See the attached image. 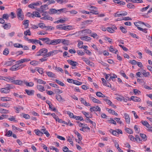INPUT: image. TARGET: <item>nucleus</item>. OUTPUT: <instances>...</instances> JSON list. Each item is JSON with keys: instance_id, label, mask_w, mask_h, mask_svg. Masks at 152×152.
I'll list each match as a JSON object with an SVG mask.
<instances>
[{"instance_id": "1", "label": "nucleus", "mask_w": 152, "mask_h": 152, "mask_svg": "<svg viewBox=\"0 0 152 152\" xmlns=\"http://www.w3.org/2000/svg\"><path fill=\"white\" fill-rule=\"evenodd\" d=\"M48 51V50L47 49L45 48H42L37 53L36 56H46V54L48 53H47Z\"/></svg>"}, {"instance_id": "2", "label": "nucleus", "mask_w": 152, "mask_h": 152, "mask_svg": "<svg viewBox=\"0 0 152 152\" xmlns=\"http://www.w3.org/2000/svg\"><path fill=\"white\" fill-rule=\"evenodd\" d=\"M42 14V15L43 17L41 18V19L45 20H53V18L50 16L47 12H44Z\"/></svg>"}, {"instance_id": "3", "label": "nucleus", "mask_w": 152, "mask_h": 152, "mask_svg": "<svg viewBox=\"0 0 152 152\" xmlns=\"http://www.w3.org/2000/svg\"><path fill=\"white\" fill-rule=\"evenodd\" d=\"M17 16L18 19L22 20L24 19L23 15L22 14V11L21 8H18L17 12Z\"/></svg>"}, {"instance_id": "4", "label": "nucleus", "mask_w": 152, "mask_h": 152, "mask_svg": "<svg viewBox=\"0 0 152 152\" xmlns=\"http://www.w3.org/2000/svg\"><path fill=\"white\" fill-rule=\"evenodd\" d=\"M61 42V39H54L53 40H51L49 43V45H56L60 43Z\"/></svg>"}, {"instance_id": "5", "label": "nucleus", "mask_w": 152, "mask_h": 152, "mask_svg": "<svg viewBox=\"0 0 152 152\" xmlns=\"http://www.w3.org/2000/svg\"><path fill=\"white\" fill-rule=\"evenodd\" d=\"M28 41H29L30 42L34 43L35 44H39L40 45H43L42 44L41 42L39 40L31 39H28Z\"/></svg>"}, {"instance_id": "6", "label": "nucleus", "mask_w": 152, "mask_h": 152, "mask_svg": "<svg viewBox=\"0 0 152 152\" xmlns=\"http://www.w3.org/2000/svg\"><path fill=\"white\" fill-rule=\"evenodd\" d=\"M58 53L57 50H54L49 52L48 53L46 54V57H48L50 56H53Z\"/></svg>"}, {"instance_id": "7", "label": "nucleus", "mask_w": 152, "mask_h": 152, "mask_svg": "<svg viewBox=\"0 0 152 152\" xmlns=\"http://www.w3.org/2000/svg\"><path fill=\"white\" fill-rule=\"evenodd\" d=\"M30 61V59L27 58L22 59L16 62L17 64H20L23 63L25 62H27Z\"/></svg>"}, {"instance_id": "8", "label": "nucleus", "mask_w": 152, "mask_h": 152, "mask_svg": "<svg viewBox=\"0 0 152 152\" xmlns=\"http://www.w3.org/2000/svg\"><path fill=\"white\" fill-rule=\"evenodd\" d=\"M103 100L105 101L106 103L110 106L113 107L114 108L116 107V106L113 104L110 100L107 99H103Z\"/></svg>"}, {"instance_id": "9", "label": "nucleus", "mask_w": 152, "mask_h": 152, "mask_svg": "<svg viewBox=\"0 0 152 152\" xmlns=\"http://www.w3.org/2000/svg\"><path fill=\"white\" fill-rule=\"evenodd\" d=\"M89 98L94 103L101 104V102L99 100L96 99L94 97L91 96V95H89Z\"/></svg>"}, {"instance_id": "10", "label": "nucleus", "mask_w": 152, "mask_h": 152, "mask_svg": "<svg viewBox=\"0 0 152 152\" xmlns=\"http://www.w3.org/2000/svg\"><path fill=\"white\" fill-rule=\"evenodd\" d=\"M91 31L89 29H86L85 30H81L78 32L79 33H80V32L82 33H83L84 34H86L91 33Z\"/></svg>"}, {"instance_id": "11", "label": "nucleus", "mask_w": 152, "mask_h": 152, "mask_svg": "<svg viewBox=\"0 0 152 152\" xmlns=\"http://www.w3.org/2000/svg\"><path fill=\"white\" fill-rule=\"evenodd\" d=\"M90 110L91 112L93 111H100L101 110V109L100 107L98 106L93 107L90 109Z\"/></svg>"}, {"instance_id": "12", "label": "nucleus", "mask_w": 152, "mask_h": 152, "mask_svg": "<svg viewBox=\"0 0 152 152\" xmlns=\"http://www.w3.org/2000/svg\"><path fill=\"white\" fill-rule=\"evenodd\" d=\"M39 39L45 42L47 44L49 45L50 39L48 38H39Z\"/></svg>"}, {"instance_id": "13", "label": "nucleus", "mask_w": 152, "mask_h": 152, "mask_svg": "<svg viewBox=\"0 0 152 152\" xmlns=\"http://www.w3.org/2000/svg\"><path fill=\"white\" fill-rule=\"evenodd\" d=\"M18 65L17 63L16 64L13 65L12 67L10 68V69L11 71H16L20 69V66H18Z\"/></svg>"}, {"instance_id": "14", "label": "nucleus", "mask_w": 152, "mask_h": 152, "mask_svg": "<svg viewBox=\"0 0 152 152\" xmlns=\"http://www.w3.org/2000/svg\"><path fill=\"white\" fill-rule=\"evenodd\" d=\"M25 91L27 94L29 96H32L34 95V91L33 90H25Z\"/></svg>"}, {"instance_id": "15", "label": "nucleus", "mask_w": 152, "mask_h": 152, "mask_svg": "<svg viewBox=\"0 0 152 152\" xmlns=\"http://www.w3.org/2000/svg\"><path fill=\"white\" fill-rule=\"evenodd\" d=\"M80 100L81 103L85 105L86 106H90V104L88 102H87L83 98H81L80 99Z\"/></svg>"}, {"instance_id": "16", "label": "nucleus", "mask_w": 152, "mask_h": 152, "mask_svg": "<svg viewBox=\"0 0 152 152\" xmlns=\"http://www.w3.org/2000/svg\"><path fill=\"white\" fill-rule=\"evenodd\" d=\"M126 122L128 124L130 123V119L129 116L127 114L125 113L124 114Z\"/></svg>"}, {"instance_id": "17", "label": "nucleus", "mask_w": 152, "mask_h": 152, "mask_svg": "<svg viewBox=\"0 0 152 152\" xmlns=\"http://www.w3.org/2000/svg\"><path fill=\"white\" fill-rule=\"evenodd\" d=\"M58 13V10H56L55 9H50L49 12V13L50 15L53 14Z\"/></svg>"}, {"instance_id": "18", "label": "nucleus", "mask_w": 152, "mask_h": 152, "mask_svg": "<svg viewBox=\"0 0 152 152\" xmlns=\"http://www.w3.org/2000/svg\"><path fill=\"white\" fill-rule=\"evenodd\" d=\"M73 29V28H72L71 26L68 25L63 26L62 28V30L68 31L72 30Z\"/></svg>"}, {"instance_id": "19", "label": "nucleus", "mask_w": 152, "mask_h": 152, "mask_svg": "<svg viewBox=\"0 0 152 152\" xmlns=\"http://www.w3.org/2000/svg\"><path fill=\"white\" fill-rule=\"evenodd\" d=\"M5 79L4 80L8 82H11L14 83V81L15 79L13 77H5Z\"/></svg>"}, {"instance_id": "20", "label": "nucleus", "mask_w": 152, "mask_h": 152, "mask_svg": "<svg viewBox=\"0 0 152 152\" xmlns=\"http://www.w3.org/2000/svg\"><path fill=\"white\" fill-rule=\"evenodd\" d=\"M67 62L73 66H76L77 64V62L71 60H68Z\"/></svg>"}, {"instance_id": "21", "label": "nucleus", "mask_w": 152, "mask_h": 152, "mask_svg": "<svg viewBox=\"0 0 152 152\" xmlns=\"http://www.w3.org/2000/svg\"><path fill=\"white\" fill-rule=\"evenodd\" d=\"M131 99L134 101L139 102L140 101V99L137 97L132 96L131 97Z\"/></svg>"}, {"instance_id": "22", "label": "nucleus", "mask_w": 152, "mask_h": 152, "mask_svg": "<svg viewBox=\"0 0 152 152\" xmlns=\"http://www.w3.org/2000/svg\"><path fill=\"white\" fill-rule=\"evenodd\" d=\"M114 3L120 4L121 5H124L125 4V3L123 1L119 0H114L113 1Z\"/></svg>"}, {"instance_id": "23", "label": "nucleus", "mask_w": 152, "mask_h": 152, "mask_svg": "<svg viewBox=\"0 0 152 152\" xmlns=\"http://www.w3.org/2000/svg\"><path fill=\"white\" fill-rule=\"evenodd\" d=\"M80 39L82 40H85L86 41H90L91 39V38L90 37L85 36L83 37H80Z\"/></svg>"}, {"instance_id": "24", "label": "nucleus", "mask_w": 152, "mask_h": 152, "mask_svg": "<svg viewBox=\"0 0 152 152\" xmlns=\"http://www.w3.org/2000/svg\"><path fill=\"white\" fill-rule=\"evenodd\" d=\"M106 110L110 113H111L113 115H114L116 116L118 115V113L113 110H112L110 109H109L108 108H107L106 109Z\"/></svg>"}, {"instance_id": "25", "label": "nucleus", "mask_w": 152, "mask_h": 152, "mask_svg": "<svg viewBox=\"0 0 152 152\" xmlns=\"http://www.w3.org/2000/svg\"><path fill=\"white\" fill-rule=\"evenodd\" d=\"M141 72L145 77H148L150 75V73L149 72H146V71L144 70H142L141 71Z\"/></svg>"}, {"instance_id": "26", "label": "nucleus", "mask_w": 152, "mask_h": 152, "mask_svg": "<svg viewBox=\"0 0 152 152\" xmlns=\"http://www.w3.org/2000/svg\"><path fill=\"white\" fill-rule=\"evenodd\" d=\"M56 97L57 100L59 102H61L62 101H65V100L62 98L60 95L58 94L57 95H56Z\"/></svg>"}, {"instance_id": "27", "label": "nucleus", "mask_w": 152, "mask_h": 152, "mask_svg": "<svg viewBox=\"0 0 152 152\" xmlns=\"http://www.w3.org/2000/svg\"><path fill=\"white\" fill-rule=\"evenodd\" d=\"M34 16L37 17H40V15L39 13L37 12H32V18H34Z\"/></svg>"}, {"instance_id": "28", "label": "nucleus", "mask_w": 152, "mask_h": 152, "mask_svg": "<svg viewBox=\"0 0 152 152\" xmlns=\"http://www.w3.org/2000/svg\"><path fill=\"white\" fill-rule=\"evenodd\" d=\"M37 88L40 91H45L44 87L41 85H38L37 86Z\"/></svg>"}, {"instance_id": "29", "label": "nucleus", "mask_w": 152, "mask_h": 152, "mask_svg": "<svg viewBox=\"0 0 152 152\" xmlns=\"http://www.w3.org/2000/svg\"><path fill=\"white\" fill-rule=\"evenodd\" d=\"M34 131L35 132L36 134L39 136H42L43 134V133L41 131H40L38 129H35Z\"/></svg>"}, {"instance_id": "30", "label": "nucleus", "mask_w": 152, "mask_h": 152, "mask_svg": "<svg viewBox=\"0 0 152 152\" xmlns=\"http://www.w3.org/2000/svg\"><path fill=\"white\" fill-rule=\"evenodd\" d=\"M13 83L15 84L19 85H21L23 84V82L22 81L18 80H15V79Z\"/></svg>"}, {"instance_id": "31", "label": "nucleus", "mask_w": 152, "mask_h": 152, "mask_svg": "<svg viewBox=\"0 0 152 152\" xmlns=\"http://www.w3.org/2000/svg\"><path fill=\"white\" fill-rule=\"evenodd\" d=\"M96 96L102 98L105 97V96L100 92L98 91L96 92Z\"/></svg>"}, {"instance_id": "32", "label": "nucleus", "mask_w": 152, "mask_h": 152, "mask_svg": "<svg viewBox=\"0 0 152 152\" xmlns=\"http://www.w3.org/2000/svg\"><path fill=\"white\" fill-rule=\"evenodd\" d=\"M1 93H7L9 92L8 89L7 87L1 88Z\"/></svg>"}, {"instance_id": "33", "label": "nucleus", "mask_w": 152, "mask_h": 152, "mask_svg": "<svg viewBox=\"0 0 152 152\" xmlns=\"http://www.w3.org/2000/svg\"><path fill=\"white\" fill-rule=\"evenodd\" d=\"M23 24L26 27V28H27L29 25V20H24L23 22Z\"/></svg>"}, {"instance_id": "34", "label": "nucleus", "mask_w": 152, "mask_h": 152, "mask_svg": "<svg viewBox=\"0 0 152 152\" xmlns=\"http://www.w3.org/2000/svg\"><path fill=\"white\" fill-rule=\"evenodd\" d=\"M92 21L93 20H85L83 22H82V25H84L86 24H90L92 22Z\"/></svg>"}, {"instance_id": "35", "label": "nucleus", "mask_w": 152, "mask_h": 152, "mask_svg": "<svg viewBox=\"0 0 152 152\" xmlns=\"http://www.w3.org/2000/svg\"><path fill=\"white\" fill-rule=\"evenodd\" d=\"M46 73L48 77H54L55 74H53L52 72H47Z\"/></svg>"}, {"instance_id": "36", "label": "nucleus", "mask_w": 152, "mask_h": 152, "mask_svg": "<svg viewBox=\"0 0 152 152\" xmlns=\"http://www.w3.org/2000/svg\"><path fill=\"white\" fill-rule=\"evenodd\" d=\"M0 113H9V111L8 110L0 109Z\"/></svg>"}, {"instance_id": "37", "label": "nucleus", "mask_w": 152, "mask_h": 152, "mask_svg": "<svg viewBox=\"0 0 152 152\" xmlns=\"http://www.w3.org/2000/svg\"><path fill=\"white\" fill-rule=\"evenodd\" d=\"M65 21V18H63V19H61L58 20L54 22L55 23H63Z\"/></svg>"}, {"instance_id": "38", "label": "nucleus", "mask_w": 152, "mask_h": 152, "mask_svg": "<svg viewBox=\"0 0 152 152\" xmlns=\"http://www.w3.org/2000/svg\"><path fill=\"white\" fill-rule=\"evenodd\" d=\"M140 136L144 140L146 141L147 140V137L145 134L140 133Z\"/></svg>"}, {"instance_id": "39", "label": "nucleus", "mask_w": 152, "mask_h": 152, "mask_svg": "<svg viewBox=\"0 0 152 152\" xmlns=\"http://www.w3.org/2000/svg\"><path fill=\"white\" fill-rule=\"evenodd\" d=\"M25 83L26 85L28 86L32 87L34 85V83L32 82H25Z\"/></svg>"}, {"instance_id": "40", "label": "nucleus", "mask_w": 152, "mask_h": 152, "mask_svg": "<svg viewBox=\"0 0 152 152\" xmlns=\"http://www.w3.org/2000/svg\"><path fill=\"white\" fill-rule=\"evenodd\" d=\"M82 59L84 61H85L87 64H89L90 61L88 58L85 57H82Z\"/></svg>"}, {"instance_id": "41", "label": "nucleus", "mask_w": 152, "mask_h": 152, "mask_svg": "<svg viewBox=\"0 0 152 152\" xmlns=\"http://www.w3.org/2000/svg\"><path fill=\"white\" fill-rule=\"evenodd\" d=\"M73 83L77 85H80L82 84V83L79 82L77 80H73Z\"/></svg>"}, {"instance_id": "42", "label": "nucleus", "mask_w": 152, "mask_h": 152, "mask_svg": "<svg viewBox=\"0 0 152 152\" xmlns=\"http://www.w3.org/2000/svg\"><path fill=\"white\" fill-rule=\"evenodd\" d=\"M9 53L8 49L7 48H5L3 52V54L4 55L7 56Z\"/></svg>"}, {"instance_id": "43", "label": "nucleus", "mask_w": 152, "mask_h": 152, "mask_svg": "<svg viewBox=\"0 0 152 152\" xmlns=\"http://www.w3.org/2000/svg\"><path fill=\"white\" fill-rule=\"evenodd\" d=\"M13 64V62H12V61H10L6 62L4 65L7 66H10L12 65Z\"/></svg>"}, {"instance_id": "44", "label": "nucleus", "mask_w": 152, "mask_h": 152, "mask_svg": "<svg viewBox=\"0 0 152 152\" xmlns=\"http://www.w3.org/2000/svg\"><path fill=\"white\" fill-rule=\"evenodd\" d=\"M55 81L57 83H58V84L59 85H60L61 86H65L64 84L63 83H62L60 81L58 80H56Z\"/></svg>"}, {"instance_id": "45", "label": "nucleus", "mask_w": 152, "mask_h": 152, "mask_svg": "<svg viewBox=\"0 0 152 152\" xmlns=\"http://www.w3.org/2000/svg\"><path fill=\"white\" fill-rule=\"evenodd\" d=\"M88 9L91 11V12L94 11L95 10H97L96 7L93 6L88 7Z\"/></svg>"}, {"instance_id": "46", "label": "nucleus", "mask_w": 152, "mask_h": 152, "mask_svg": "<svg viewBox=\"0 0 152 152\" xmlns=\"http://www.w3.org/2000/svg\"><path fill=\"white\" fill-rule=\"evenodd\" d=\"M36 70L41 74H42L43 72V69L42 68H39L38 67H37L36 68Z\"/></svg>"}, {"instance_id": "47", "label": "nucleus", "mask_w": 152, "mask_h": 152, "mask_svg": "<svg viewBox=\"0 0 152 152\" xmlns=\"http://www.w3.org/2000/svg\"><path fill=\"white\" fill-rule=\"evenodd\" d=\"M30 63L31 65H32L36 66L38 65L39 62L37 61H33L31 62Z\"/></svg>"}, {"instance_id": "48", "label": "nucleus", "mask_w": 152, "mask_h": 152, "mask_svg": "<svg viewBox=\"0 0 152 152\" xmlns=\"http://www.w3.org/2000/svg\"><path fill=\"white\" fill-rule=\"evenodd\" d=\"M125 130L129 134H132L133 133V131L131 129L126 128L125 129Z\"/></svg>"}, {"instance_id": "49", "label": "nucleus", "mask_w": 152, "mask_h": 152, "mask_svg": "<svg viewBox=\"0 0 152 152\" xmlns=\"http://www.w3.org/2000/svg\"><path fill=\"white\" fill-rule=\"evenodd\" d=\"M74 118L76 120H80L81 121H84L83 118L81 116H75Z\"/></svg>"}, {"instance_id": "50", "label": "nucleus", "mask_w": 152, "mask_h": 152, "mask_svg": "<svg viewBox=\"0 0 152 152\" xmlns=\"http://www.w3.org/2000/svg\"><path fill=\"white\" fill-rule=\"evenodd\" d=\"M9 17V15L7 14H4L3 15L2 18L3 19H5L6 20H8Z\"/></svg>"}, {"instance_id": "51", "label": "nucleus", "mask_w": 152, "mask_h": 152, "mask_svg": "<svg viewBox=\"0 0 152 152\" xmlns=\"http://www.w3.org/2000/svg\"><path fill=\"white\" fill-rule=\"evenodd\" d=\"M66 9L65 8H62L60 10H58V14H59L61 12H66Z\"/></svg>"}, {"instance_id": "52", "label": "nucleus", "mask_w": 152, "mask_h": 152, "mask_svg": "<svg viewBox=\"0 0 152 152\" xmlns=\"http://www.w3.org/2000/svg\"><path fill=\"white\" fill-rule=\"evenodd\" d=\"M63 151L64 152H72V151L68 150V148L66 146H64L63 148Z\"/></svg>"}, {"instance_id": "53", "label": "nucleus", "mask_w": 152, "mask_h": 152, "mask_svg": "<svg viewBox=\"0 0 152 152\" xmlns=\"http://www.w3.org/2000/svg\"><path fill=\"white\" fill-rule=\"evenodd\" d=\"M12 132L11 131L9 130L6 134L5 135L8 137H10L12 135Z\"/></svg>"}, {"instance_id": "54", "label": "nucleus", "mask_w": 152, "mask_h": 152, "mask_svg": "<svg viewBox=\"0 0 152 152\" xmlns=\"http://www.w3.org/2000/svg\"><path fill=\"white\" fill-rule=\"evenodd\" d=\"M13 45L16 48H23V45L20 44L15 43Z\"/></svg>"}, {"instance_id": "55", "label": "nucleus", "mask_w": 152, "mask_h": 152, "mask_svg": "<svg viewBox=\"0 0 152 152\" xmlns=\"http://www.w3.org/2000/svg\"><path fill=\"white\" fill-rule=\"evenodd\" d=\"M83 114L85 115L87 118H91V117H90L89 113H86L85 112H82Z\"/></svg>"}, {"instance_id": "56", "label": "nucleus", "mask_w": 152, "mask_h": 152, "mask_svg": "<svg viewBox=\"0 0 152 152\" xmlns=\"http://www.w3.org/2000/svg\"><path fill=\"white\" fill-rule=\"evenodd\" d=\"M9 25L8 24H5L3 26V28L5 29H7L11 27V25L9 23Z\"/></svg>"}, {"instance_id": "57", "label": "nucleus", "mask_w": 152, "mask_h": 152, "mask_svg": "<svg viewBox=\"0 0 152 152\" xmlns=\"http://www.w3.org/2000/svg\"><path fill=\"white\" fill-rule=\"evenodd\" d=\"M37 83L40 84H45L46 83V82L45 81H44L40 79H39L37 80Z\"/></svg>"}, {"instance_id": "58", "label": "nucleus", "mask_w": 152, "mask_h": 152, "mask_svg": "<svg viewBox=\"0 0 152 152\" xmlns=\"http://www.w3.org/2000/svg\"><path fill=\"white\" fill-rule=\"evenodd\" d=\"M67 114L69 115V116L71 118H74L75 116L74 115L73 113H70L69 111H67Z\"/></svg>"}, {"instance_id": "59", "label": "nucleus", "mask_w": 152, "mask_h": 152, "mask_svg": "<svg viewBox=\"0 0 152 152\" xmlns=\"http://www.w3.org/2000/svg\"><path fill=\"white\" fill-rule=\"evenodd\" d=\"M48 6V5L46 4L44 5H42L41 7L40 8L41 9V12H44V10H45V7H47Z\"/></svg>"}, {"instance_id": "60", "label": "nucleus", "mask_w": 152, "mask_h": 152, "mask_svg": "<svg viewBox=\"0 0 152 152\" xmlns=\"http://www.w3.org/2000/svg\"><path fill=\"white\" fill-rule=\"evenodd\" d=\"M77 53L79 55L81 56L84 55L85 54L81 50H78L77 51Z\"/></svg>"}, {"instance_id": "61", "label": "nucleus", "mask_w": 152, "mask_h": 152, "mask_svg": "<svg viewBox=\"0 0 152 152\" xmlns=\"http://www.w3.org/2000/svg\"><path fill=\"white\" fill-rule=\"evenodd\" d=\"M24 34L25 36H26L27 35L30 36L31 35V32L29 30L25 31L24 32Z\"/></svg>"}, {"instance_id": "62", "label": "nucleus", "mask_w": 152, "mask_h": 152, "mask_svg": "<svg viewBox=\"0 0 152 152\" xmlns=\"http://www.w3.org/2000/svg\"><path fill=\"white\" fill-rule=\"evenodd\" d=\"M64 44L67 45H68L69 43V41L68 40H62L61 39V42Z\"/></svg>"}, {"instance_id": "63", "label": "nucleus", "mask_w": 152, "mask_h": 152, "mask_svg": "<svg viewBox=\"0 0 152 152\" xmlns=\"http://www.w3.org/2000/svg\"><path fill=\"white\" fill-rule=\"evenodd\" d=\"M107 30L109 32L111 33H113L114 32V30L112 28H110L107 27Z\"/></svg>"}, {"instance_id": "64", "label": "nucleus", "mask_w": 152, "mask_h": 152, "mask_svg": "<svg viewBox=\"0 0 152 152\" xmlns=\"http://www.w3.org/2000/svg\"><path fill=\"white\" fill-rule=\"evenodd\" d=\"M120 28L122 32L125 33L127 32L126 29L123 27L121 26L120 27Z\"/></svg>"}]
</instances>
